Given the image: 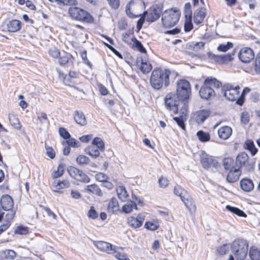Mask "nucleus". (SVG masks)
<instances>
[{
    "instance_id": "nucleus-1",
    "label": "nucleus",
    "mask_w": 260,
    "mask_h": 260,
    "mask_svg": "<svg viewBox=\"0 0 260 260\" xmlns=\"http://www.w3.org/2000/svg\"><path fill=\"white\" fill-rule=\"evenodd\" d=\"M221 86V83L216 78L212 77L207 78L200 89V97L205 100H210L215 95L214 88H218Z\"/></svg>"
},
{
    "instance_id": "nucleus-2",
    "label": "nucleus",
    "mask_w": 260,
    "mask_h": 260,
    "mask_svg": "<svg viewBox=\"0 0 260 260\" xmlns=\"http://www.w3.org/2000/svg\"><path fill=\"white\" fill-rule=\"evenodd\" d=\"M171 72L169 70L155 69L152 72L150 78L151 86L155 89H160L164 83L165 86L169 84V76Z\"/></svg>"
},
{
    "instance_id": "nucleus-3",
    "label": "nucleus",
    "mask_w": 260,
    "mask_h": 260,
    "mask_svg": "<svg viewBox=\"0 0 260 260\" xmlns=\"http://www.w3.org/2000/svg\"><path fill=\"white\" fill-rule=\"evenodd\" d=\"M231 248L237 260H243L248 252V243L244 239H238L232 243Z\"/></svg>"
},
{
    "instance_id": "nucleus-4",
    "label": "nucleus",
    "mask_w": 260,
    "mask_h": 260,
    "mask_svg": "<svg viewBox=\"0 0 260 260\" xmlns=\"http://www.w3.org/2000/svg\"><path fill=\"white\" fill-rule=\"evenodd\" d=\"M180 16V13L178 10H166L161 18L162 24L167 27L174 26L178 22Z\"/></svg>"
},
{
    "instance_id": "nucleus-5",
    "label": "nucleus",
    "mask_w": 260,
    "mask_h": 260,
    "mask_svg": "<svg viewBox=\"0 0 260 260\" xmlns=\"http://www.w3.org/2000/svg\"><path fill=\"white\" fill-rule=\"evenodd\" d=\"M144 8V3L142 0H132L126 5L125 11L131 18H135L141 16L140 13Z\"/></svg>"
},
{
    "instance_id": "nucleus-6",
    "label": "nucleus",
    "mask_w": 260,
    "mask_h": 260,
    "mask_svg": "<svg viewBox=\"0 0 260 260\" xmlns=\"http://www.w3.org/2000/svg\"><path fill=\"white\" fill-rule=\"evenodd\" d=\"M176 96L180 100L189 99L191 94L190 85L186 80H180L177 83Z\"/></svg>"
},
{
    "instance_id": "nucleus-7",
    "label": "nucleus",
    "mask_w": 260,
    "mask_h": 260,
    "mask_svg": "<svg viewBox=\"0 0 260 260\" xmlns=\"http://www.w3.org/2000/svg\"><path fill=\"white\" fill-rule=\"evenodd\" d=\"M69 14L74 19L91 22L93 21L92 16L87 12L78 7H71L69 9Z\"/></svg>"
},
{
    "instance_id": "nucleus-8",
    "label": "nucleus",
    "mask_w": 260,
    "mask_h": 260,
    "mask_svg": "<svg viewBox=\"0 0 260 260\" xmlns=\"http://www.w3.org/2000/svg\"><path fill=\"white\" fill-rule=\"evenodd\" d=\"M240 87L237 86L235 88L232 86H227L225 89H224V95L229 101H237V103L239 105H242L243 103V101L240 99Z\"/></svg>"
},
{
    "instance_id": "nucleus-9",
    "label": "nucleus",
    "mask_w": 260,
    "mask_h": 260,
    "mask_svg": "<svg viewBox=\"0 0 260 260\" xmlns=\"http://www.w3.org/2000/svg\"><path fill=\"white\" fill-rule=\"evenodd\" d=\"M236 166L239 169L244 168L247 171H250L253 168V164L249 161V157L245 152L241 153L237 156Z\"/></svg>"
},
{
    "instance_id": "nucleus-10",
    "label": "nucleus",
    "mask_w": 260,
    "mask_h": 260,
    "mask_svg": "<svg viewBox=\"0 0 260 260\" xmlns=\"http://www.w3.org/2000/svg\"><path fill=\"white\" fill-rule=\"evenodd\" d=\"M179 99L176 94L169 93L165 97V106L167 109L172 111L176 114L178 111V106L179 103Z\"/></svg>"
},
{
    "instance_id": "nucleus-11",
    "label": "nucleus",
    "mask_w": 260,
    "mask_h": 260,
    "mask_svg": "<svg viewBox=\"0 0 260 260\" xmlns=\"http://www.w3.org/2000/svg\"><path fill=\"white\" fill-rule=\"evenodd\" d=\"M68 172L72 178L77 181L84 183H88L90 181L89 177L86 174L75 167H69Z\"/></svg>"
},
{
    "instance_id": "nucleus-12",
    "label": "nucleus",
    "mask_w": 260,
    "mask_h": 260,
    "mask_svg": "<svg viewBox=\"0 0 260 260\" xmlns=\"http://www.w3.org/2000/svg\"><path fill=\"white\" fill-rule=\"evenodd\" d=\"M162 10L161 5H155L151 7L148 12H145L146 19L148 22H153L159 18Z\"/></svg>"
},
{
    "instance_id": "nucleus-13",
    "label": "nucleus",
    "mask_w": 260,
    "mask_h": 260,
    "mask_svg": "<svg viewBox=\"0 0 260 260\" xmlns=\"http://www.w3.org/2000/svg\"><path fill=\"white\" fill-rule=\"evenodd\" d=\"M238 56L242 62L248 63L254 58V53L251 48L244 47L240 50Z\"/></svg>"
},
{
    "instance_id": "nucleus-14",
    "label": "nucleus",
    "mask_w": 260,
    "mask_h": 260,
    "mask_svg": "<svg viewBox=\"0 0 260 260\" xmlns=\"http://www.w3.org/2000/svg\"><path fill=\"white\" fill-rule=\"evenodd\" d=\"M136 66L144 74H147L152 70L151 64L148 61L146 56H141L137 57Z\"/></svg>"
},
{
    "instance_id": "nucleus-15",
    "label": "nucleus",
    "mask_w": 260,
    "mask_h": 260,
    "mask_svg": "<svg viewBox=\"0 0 260 260\" xmlns=\"http://www.w3.org/2000/svg\"><path fill=\"white\" fill-rule=\"evenodd\" d=\"M93 245L100 251L109 254L113 253L115 251L116 247L108 242L102 241H94Z\"/></svg>"
},
{
    "instance_id": "nucleus-16",
    "label": "nucleus",
    "mask_w": 260,
    "mask_h": 260,
    "mask_svg": "<svg viewBox=\"0 0 260 260\" xmlns=\"http://www.w3.org/2000/svg\"><path fill=\"white\" fill-rule=\"evenodd\" d=\"M144 216L141 213L139 214L137 217L130 216L127 219L128 225L133 229H136L141 227L144 221Z\"/></svg>"
},
{
    "instance_id": "nucleus-17",
    "label": "nucleus",
    "mask_w": 260,
    "mask_h": 260,
    "mask_svg": "<svg viewBox=\"0 0 260 260\" xmlns=\"http://www.w3.org/2000/svg\"><path fill=\"white\" fill-rule=\"evenodd\" d=\"M211 112L209 110H201L196 112L193 118L198 123H202L210 115Z\"/></svg>"
},
{
    "instance_id": "nucleus-18",
    "label": "nucleus",
    "mask_w": 260,
    "mask_h": 260,
    "mask_svg": "<svg viewBox=\"0 0 260 260\" xmlns=\"http://www.w3.org/2000/svg\"><path fill=\"white\" fill-rule=\"evenodd\" d=\"M1 205L2 208L6 211L11 210L14 205L12 198L9 195L3 196L1 199Z\"/></svg>"
},
{
    "instance_id": "nucleus-19",
    "label": "nucleus",
    "mask_w": 260,
    "mask_h": 260,
    "mask_svg": "<svg viewBox=\"0 0 260 260\" xmlns=\"http://www.w3.org/2000/svg\"><path fill=\"white\" fill-rule=\"evenodd\" d=\"M206 15V9L201 8L197 9L194 13L193 21L196 24L202 23Z\"/></svg>"
},
{
    "instance_id": "nucleus-20",
    "label": "nucleus",
    "mask_w": 260,
    "mask_h": 260,
    "mask_svg": "<svg viewBox=\"0 0 260 260\" xmlns=\"http://www.w3.org/2000/svg\"><path fill=\"white\" fill-rule=\"evenodd\" d=\"M21 27V22L16 19L11 20L7 24V28L9 32H17L20 29Z\"/></svg>"
},
{
    "instance_id": "nucleus-21",
    "label": "nucleus",
    "mask_w": 260,
    "mask_h": 260,
    "mask_svg": "<svg viewBox=\"0 0 260 260\" xmlns=\"http://www.w3.org/2000/svg\"><path fill=\"white\" fill-rule=\"evenodd\" d=\"M232 134V129L229 126H224L218 130V135L220 138L226 140L230 138Z\"/></svg>"
},
{
    "instance_id": "nucleus-22",
    "label": "nucleus",
    "mask_w": 260,
    "mask_h": 260,
    "mask_svg": "<svg viewBox=\"0 0 260 260\" xmlns=\"http://www.w3.org/2000/svg\"><path fill=\"white\" fill-rule=\"evenodd\" d=\"M74 119L76 123L81 126L87 124V120L84 113L79 111H75L74 114Z\"/></svg>"
},
{
    "instance_id": "nucleus-23",
    "label": "nucleus",
    "mask_w": 260,
    "mask_h": 260,
    "mask_svg": "<svg viewBox=\"0 0 260 260\" xmlns=\"http://www.w3.org/2000/svg\"><path fill=\"white\" fill-rule=\"evenodd\" d=\"M241 174V172L238 168H234V170H231L226 176V180L230 183H234L237 181Z\"/></svg>"
},
{
    "instance_id": "nucleus-24",
    "label": "nucleus",
    "mask_w": 260,
    "mask_h": 260,
    "mask_svg": "<svg viewBox=\"0 0 260 260\" xmlns=\"http://www.w3.org/2000/svg\"><path fill=\"white\" fill-rule=\"evenodd\" d=\"M181 200L189 211H191L192 210H196V207L194 202L192 198L188 193H187V195L183 196V198L181 199Z\"/></svg>"
},
{
    "instance_id": "nucleus-25",
    "label": "nucleus",
    "mask_w": 260,
    "mask_h": 260,
    "mask_svg": "<svg viewBox=\"0 0 260 260\" xmlns=\"http://www.w3.org/2000/svg\"><path fill=\"white\" fill-rule=\"evenodd\" d=\"M201 159V163L204 168H208L211 166H214L216 163L212 157L208 156L206 154H202Z\"/></svg>"
},
{
    "instance_id": "nucleus-26",
    "label": "nucleus",
    "mask_w": 260,
    "mask_h": 260,
    "mask_svg": "<svg viewBox=\"0 0 260 260\" xmlns=\"http://www.w3.org/2000/svg\"><path fill=\"white\" fill-rule=\"evenodd\" d=\"M241 188L245 191L249 192L254 188V184L250 179L245 178L240 181Z\"/></svg>"
},
{
    "instance_id": "nucleus-27",
    "label": "nucleus",
    "mask_w": 260,
    "mask_h": 260,
    "mask_svg": "<svg viewBox=\"0 0 260 260\" xmlns=\"http://www.w3.org/2000/svg\"><path fill=\"white\" fill-rule=\"evenodd\" d=\"M205 43L203 42H192L186 44V48L193 51L198 52L204 49Z\"/></svg>"
},
{
    "instance_id": "nucleus-28",
    "label": "nucleus",
    "mask_w": 260,
    "mask_h": 260,
    "mask_svg": "<svg viewBox=\"0 0 260 260\" xmlns=\"http://www.w3.org/2000/svg\"><path fill=\"white\" fill-rule=\"evenodd\" d=\"M118 197L120 200L123 202L127 200L128 198V194L125 189V188L123 186H119L116 189Z\"/></svg>"
},
{
    "instance_id": "nucleus-29",
    "label": "nucleus",
    "mask_w": 260,
    "mask_h": 260,
    "mask_svg": "<svg viewBox=\"0 0 260 260\" xmlns=\"http://www.w3.org/2000/svg\"><path fill=\"white\" fill-rule=\"evenodd\" d=\"M223 165L224 169L227 170L231 171L234 170V168H237L236 161L231 157L225 158L223 161Z\"/></svg>"
},
{
    "instance_id": "nucleus-30",
    "label": "nucleus",
    "mask_w": 260,
    "mask_h": 260,
    "mask_svg": "<svg viewBox=\"0 0 260 260\" xmlns=\"http://www.w3.org/2000/svg\"><path fill=\"white\" fill-rule=\"evenodd\" d=\"M119 204L115 198H112L109 202L108 209L111 213H114L119 210Z\"/></svg>"
},
{
    "instance_id": "nucleus-31",
    "label": "nucleus",
    "mask_w": 260,
    "mask_h": 260,
    "mask_svg": "<svg viewBox=\"0 0 260 260\" xmlns=\"http://www.w3.org/2000/svg\"><path fill=\"white\" fill-rule=\"evenodd\" d=\"M9 119L10 124L16 129H20L21 124L18 117L14 114H9Z\"/></svg>"
},
{
    "instance_id": "nucleus-32",
    "label": "nucleus",
    "mask_w": 260,
    "mask_h": 260,
    "mask_svg": "<svg viewBox=\"0 0 260 260\" xmlns=\"http://www.w3.org/2000/svg\"><path fill=\"white\" fill-rule=\"evenodd\" d=\"M100 151L99 149L93 145L86 149V152L93 158H96L100 155Z\"/></svg>"
},
{
    "instance_id": "nucleus-33",
    "label": "nucleus",
    "mask_w": 260,
    "mask_h": 260,
    "mask_svg": "<svg viewBox=\"0 0 260 260\" xmlns=\"http://www.w3.org/2000/svg\"><path fill=\"white\" fill-rule=\"evenodd\" d=\"M92 144L94 146H96L101 151H104L105 150V143L101 138H94L92 142Z\"/></svg>"
},
{
    "instance_id": "nucleus-34",
    "label": "nucleus",
    "mask_w": 260,
    "mask_h": 260,
    "mask_svg": "<svg viewBox=\"0 0 260 260\" xmlns=\"http://www.w3.org/2000/svg\"><path fill=\"white\" fill-rule=\"evenodd\" d=\"M225 208L228 211H230L239 216H241V217H246V214L243 211L240 210L239 209H238L237 208L232 207L230 205L226 206Z\"/></svg>"
},
{
    "instance_id": "nucleus-35",
    "label": "nucleus",
    "mask_w": 260,
    "mask_h": 260,
    "mask_svg": "<svg viewBox=\"0 0 260 260\" xmlns=\"http://www.w3.org/2000/svg\"><path fill=\"white\" fill-rule=\"evenodd\" d=\"M64 172V165L59 164L57 167V170L54 171L52 173V177L53 178H57L62 176Z\"/></svg>"
},
{
    "instance_id": "nucleus-36",
    "label": "nucleus",
    "mask_w": 260,
    "mask_h": 260,
    "mask_svg": "<svg viewBox=\"0 0 260 260\" xmlns=\"http://www.w3.org/2000/svg\"><path fill=\"white\" fill-rule=\"evenodd\" d=\"M249 256L251 260H260V250L250 248Z\"/></svg>"
},
{
    "instance_id": "nucleus-37",
    "label": "nucleus",
    "mask_w": 260,
    "mask_h": 260,
    "mask_svg": "<svg viewBox=\"0 0 260 260\" xmlns=\"http://www.w3.org/2000/svg\"><path fill=\"white\" fill-rule=\"evenodd\" d=\"M174 192L176 196L180 197L181 199L183 198V196L187 195V193L186 190L179 185L174 187Z\"/></svg>"
},
{
    "instance_id": "nucleus-38",
    "label": "nucleus",
    "mask_w": 260,
    "mask_h": 260,
    "mask_svg": "<svg viewBox=\"0 0 260 260\" xmlns=\"http://www.w3.org/2000/svg\"><path fill=\"white\" fill-rule=\"evenodd\" d=\"M137 209V206L133 202H131L130 203L124 205L122 207V211L125 213H129L131 212L133 209Z\"/></svg>"
},
{
    "instance_id": "nucleus-39",
    "label": "nucleus",
    "mask_w": 260,
    "mask_h": 260,
    "mask_svg": "<svg viewBox=\"0 0 260 260\" xmlns=\"http://www.w3.org/2000/svg\"><path fill=\"white\" fill-rule=\"evenodd\" d=\"M76 161L79 165H85L89 164L90 159L84 155H79L76 158Z\"/></svg>"
},
{
    "instance_id": "nucleus-40",
    "label": "nucleus",
    "mask_w": 260,
    "mask_h": 260,
    "mask_svg": "<svg viewBox=\"0 0 260 260\" xmlns=\"http://www.w3.org/2000/svg\"><path fill=\"white\" fill-rule=\"evenodd\" d=\"M197 135L199 139L202 142H207L210 140V135L208 133L200 131Z\"/></svg>"
},
{
    "instance_id": "nucleus-41",
    "label": "nucleus",
    "mask_w": 260,
    "mask_h": 260,
    "mask_svg": "<svg viewBox=\"0 0 260 260\" xmlns=\"http://www.w3.org/2000/svg\"><path fill=\"white\" fill-rule=\"evenodd\" d=\"M246 148L249 150L252 155H255L257 152V149L255 148L253 142L251 140H247L245 142Z\"/></svg>"
},
{
    "instance_id": "nucleus-42",
    "label": "nucleus",
    "mask_w": 260,
    "mask_h": 260,
    "mask_svg": "<svg viewBox=\"0 0 260 260\" xmlns=\"http://www.w3.org/2000/svg\"><path fill=\"white\" fill-rule=\"evenodd\" d=\"M158 226V224L155 221H147L144 225V227L146 229L151 231L156 230Z\"/></svg>"
},
{
    "instance_id": "nucleus-43",
    "label": "nucleus",
    "mask_w": 260,
    "mask_h": 260,
    "mask_svg": "<svg viewBox=\"0 0 260 260\" xmlns=\"http://www.w3.org/2000/svg\"><path fill=\"white\" fill-rule=\"evenodd\" d=\"M87 190L93 193L100 195L101 190L99 186L96 184H91L87 186Z\"/></svg>"
},
{
    "instance_id": "nucleus-44",
    "label": "nucleus",
    "mask_w": 260,
    "mask_h": 260,
    "mask_svg": "<svg viewBox=\"0 0 260 260\" xmlns=\"http://www.w3.org/2000/svg\"><path fill=\"white\" fill-rule=\"evenodd\" d=\"M233 46L232 43L228 42L226 44H220L217 47V50L219 51L226 52L229 49L232 48Z\"/></svg>"
},
{
    "instance_id": "nucleus-45",
    "label": "nucleus",
    "mask_w": 260,
    "mask_h": 260,
    "mask_svg": "<svg viewBox=\"0 0 260 260\" xmlns=\"http://www.w3.org/2000/svg\"><path fill=\"white\" fill-rule=\"evenodd\" d=\"M120 248L115 247V251L114 252V256L119 260H130L124 253H120L118 251Z\"/></svg>"
},
{
    "instance_id": "nucleus-46",
    "label": "nucleus",
    "mask_w": 260,
    "mask_h": 260,
    "mask_svg": "<svg viewBox=\"0 0 260 260\" xmlns=\"http://www.w3.org/2000/svg\"><path fill=\"white\" fill-rule=\"evenodd\" d=\"M186 118L183 117V115H181L179 117H174L173 119L177 122L178 125L183 129H185L184 119Z\"/></svg>"
},
{
    "instance_id": "nucleus-47",
    "label": "nucleus",
    "mask_w": 260,
    "mask_h": 260,
    "mask_svg": "<svg viewBox=\"0 0 260 260\" xmlns=\"http://www.w3.org/2000/svg\"><path fill=\"white\" fill-rule=\"evenodd\" d=\"M207 55L209 58L213 59L215 61L219 64L224 63L221 55H215L210 52H208Z\"/></svg>"
},
{
    "instance_id": "nucleus-48",
    "label": "nucleus",
    "mask_w": 260,
    "mask_h": 260,
    "mask_svg": "<svg viewBox=\"0 0 260 260\" xmlns=\"http://www.w3.org/2000/svg\"><path fill=\"white\" fill-rule=\"evenodd\" d=\"M70 186V183L68 180H63L62 181H59L57 183V184L55 185V187L57 189H60L61 188H68Z\"/></svg>"
},
{
    "instance_id": "nucleus-49",
    "label": "nucleus",
    "mask_w": 260,
    "mask_h": 260,
    "mask_svg": "<svg viewBox=\"0 0 260 260\" xmlns=\"http://www.w3.org/2000/svg\"><path fill=\"white\" fill-rule=\"evenodd\" d=\"M87 215L89 218L95 219L98 217L99 214L95 210L94 207H91L88 212Z\"/></svg>"
},
{
    "instance_id": "nucleus-50",
    "label": "nucleus",
    "mask_w": 260,
    "mask_h": 260,
    "mask_svg": "<svg viewBox=\"0 0 260 260\" xmlns=\"http://www.w3.org/2000/svg\"><path fill=\"white\" fill-rule=\"evenodd\" d=\"M59 5H76V0H53Z\"/></svg>"
},
{
    "instance_id": "nucleus-51",
    "label": "nucleus",
    "mask_w": 260,
    "mask_h": 260,
    "mask_svg": "<svg viewBox=\"0 0 260 260\" xmlns=\"http://www.w3.org/2000/svg\"><path fill=\"white\" fill-rule=\"evenodd\" d=\"M45 146L47 155L51 159L53 158L55 156V152L54 149L46 144H45Z\"/></svg>"
},
{
    "instance_id": "nucleus-52",
    "label": "nucleus",
    "mask_w": 260,
    "mask_h": 260,
    "mask_svg": "<svg viewBox=\"0 0 260 260\" xmlns=\"http://www.w3.org/2000/svg\"><path fill=\"white\" fill-rule=\"evenodd\" d=\"M4 252L5 257L10 259H14L16 255V252L13 250H6Z\"/></svg>"
},
{
    "instance_id": "nucleus-53",
    "label": "nucleus",
    "mask_w": 260,
    "mask_h": 260,
    "mask_svg": "<svg viewBox=\"0 0 260 260\" xmlns=\"http://www.w3.org/2000/svg\"><path fill=\"white\" fill-rule=\"evenodd\" d=\"M58 132L60 136L63 137L64 139L67 140L71 137L69 133L64 128L60 127L59 128Z\"/></svg>"
},
{
    "instance_id": "nucleus-54",
    "label": "nucleus",
    "mask_w": 260,
    "mask_h": 260,
    "mask_svg": "<svg viewBox=\"0 0 260 260\" xmlns=\"http://www.w3.org/2000/svg\"><path fill=\"white\" fill-rule=\"evenodd\" d=\"M159 186L161 188H166L169 185V180L167 178L161 176L158 180Z\"/></svg>"
},
{
    "instance_id": "nucleus-55",
    "label": "nucleus",
    "mask_w": 260,
    "mask_h": 260,
    "mask_svg": "<svg viewBox=\"0 0 260 260\" xmlns=\"http://www.w3.org/2000/svg\"><path fill=\"white\" fill-rule=\"evenodd\" d=\"M49 54L53 58H57L60 55V52L56 48L52 47L49 49Z\"/></svg>"
},
{
    "instance_id": "nucleus-56",
    "label": "nucleus",
    "mask_w": 260,
    "mask_h": 260,
    "mask_svg": "<svg viewBox=\"0 0 260 260\" xmlns=\"http://www.w3.org/2000/svg\"><path fill=\"white\" fill-rule=\"evenodd\" d=\"M229 246L228 244H224L219 247L217 249L218 252L221 254H225L229 250Z\"/></svg>"
},
{
    "instance_id": "nucleus-57",
    "label": "nucleus",
    "mask_w": 260,
    "mask_h": 260,
    "mask_svg": "<svg viewBox=\"0 0 260 260\" xmlns=\"http://www.w3.org/2000/svg\"><path fill=\"white\" fill-rule=\"evenodd\" d=\"M108 177L107 175L103 173H99L95 175V179L100 182H105L107 180Z\"/></svg>"
},
{
    "instance_id": "nucleus-58",
    "label": "nucleus",
    "mask_w": 260,
    "mask_h": 260,
    "mask_svg": "<svg viewBox=\"0 0 260 260\" xmlns=\"http://www.w3.org/2000/svg\"><path fill=\"white\" fill-rule=\"evenodd\" d=\"M234 55L235 53L234 51L232 53L221 55L224 63L231 61L233 59V56H234Z\"/></svg>"
},
{
    "instance_id": "nucleus-59",
    "label": "nucleus",
    "mask_w": 260,
    "mask_h": 260,
    "mask_svg": "<svg viewBox=\"0 0 260 260\" xmlns=\"http://www.w3.org/2000/svg\"><path fill=\"white\" fill-rule=\"evenodd\" d=\"M193 28V25L191 22V16H188V21L185 22L184 24V30L186 32L190 31Z\"/></svg>"
},
{
    "instance_id": "nucleus-60",
    "label": "nucleus",
    "mask_w": 260,
    "mask_h": 260,
    "mask_svg": "<svg viewBox=\"0 0 260 260\" xmlns=\"http://www.w3.org/2000/svg\"><path fill=\"white\" fill-rule=\"evenodd\" d=\"M70 56L71 55L69 54H65L64 55H62L59 59V64L60 65H63L68 63Z\"/></svg>"
},
{
    "instance_id": "nucleus-61",
    "label": "nucleus",
    "mask_w": 260,
    "mask_h": 260,
    "mask_svg": "<svg viewBox=\"0 0 260 260\" xmlns=\"http://www.w3.org/2000/svg\"><path fill=\"white\" fill-rule=\"evenodd\" d=\"M28 232V229L23 226H19L15 230V233L20 235H26Z\"/></svg>"
},
{
    "instance_id": "nucleus-62",
    "label": "nucleus",
    "mask_w": 260,
    "mask_h": 260,
    "mask_svg": "<svg viewBox=\"0 0 260 260\" xmlns=\"http://www.w3.org/2000/svg\"><path fill=\"white\" fill-rule=\"evenodd\" d=\"M15 215V212L13 211H9V212L5 215V221H9L11 224V221L13 220Z\"/></svg>"
},
{
    "instance_id": "nucleus-63",
    "label": "nucleus",
    "mask_w": 260,
    "mask_h": 260,
    "mask_svg": "<svg viewBox=\"0 0 260 260\" xmlns=\"http://www.w3.org/2000/svg\"><path fill=\"white\" fill-rule=\"evenodd\" d=\"M241 120L244 124H247L249 122V116L247 112H244L242 113Z\"/></svg>"
},
{
    "instance_id": "nucleus-64",
    "label": "nucleus",
    "mask_w": 260,
    "mask_h": 260,
    "mask_svg": "<svg viewBox=\"0 0 260 260\" xmlns=\"http://www.w3.org/2000/svg\"><path fill=\"white\" fill-rule=\"evenodd\" d=\"M255 72L257 74H260V56L256 58L255 63Z\"/></svg>"
}]
</instances>
